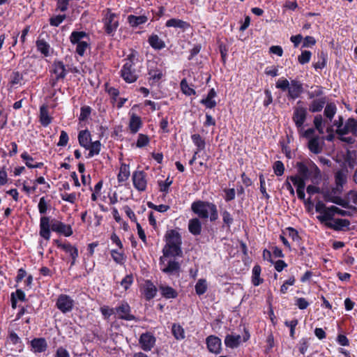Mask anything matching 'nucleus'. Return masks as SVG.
<instances>
[{
  "label": "nucleus",
  "instance_id": "obj_44",
  "mask_svg": "<svg viewBox=\"0 0 357 357\" xmlns=\"http://www.w3.org/2000/svg\"><path fill=\"white\" fill-rule=\"evenodd\" d=\"M40 121L45 127L52 122V118L49 116L47 109L44 106H42L40 109Z\"/></svg>",
  "mask_w": 357,
  "mask_h": 357
},
{
  "label": "nucleus",
  "instance_id": "obj_5",
  "mask_svg": "<svg viewBox=\"0 0 357 357\" xmlns=\"http://www.w3.org/2000/svg\"><path fill=\"white\" fill-rule=\"evenodd\" d=\"M69 39L73 45H76L75 52L79 56H83L90 46V38L85 31H74L71 33Z\"/></svg>",
  "mask_w": 357,
  "mask_h": 357
},
{
  "label": "nucleus",
  "instance_id": "obj_13",
  "mask_svg": "<svg viewBox=\"0 0 357 357\" xmlns=\"http://www.w3.org/2000/svg\"><path fill=\"white\" fill-rule=\"evenodd\" d=\"M116 314L118 318L126 321L136 320V317L132 315L130 305L126 302H121V304L115 307Z\"/></svg>",
  "mask_w": 357,
  "mask_h": 357
},
{
  "label": "nucleus",
  "instance_id": "obj_9",
  "mask_svg": "<svg viewBox=\"0 0 357 357\" xmlns=\"http://www.w3.org/2000/svg\"><path fill=\"white\" fill-rule=\"evenodd\" d=\"M132 180L134 187L139 192H144L146 189V174L142 170H136L132 173Z\"/></svg>",
  "mask_w": 357,
  "mask_h": 357
},
{
  "label": "nucleus",
  "instance_id": "obj_64",
  "mask_svg": "<svg viewBox=\"0 0 357 357\" xmlns=\"http://www.w3.org/2000/svg\"><path fill=\"white\" fill-rule=\"evenodd\" d=\"M295 305L300 310H305L310 305V303L305 298H296Z\"/></svg>",
  "mask_w": 357,
  "mask_h": 357
},
{
  "label": "nucleus",
  "instance_id": "obj_25",
  "mask_svg": "<svg viewBox=\"0 0 357 357\" xmlns=\"http://www.w3.org/2000/svg\"><path fill=\"white\" fill-rule=\"evenodd\" d=\"M335 214L340 215L341 216H352L353 214L349 211H345L338 208L336 206H328V213H327L328 221H331L333 220Z\"/></svg>",
  "mask_w": 357,
  "mask_h": 357
},
{
  "label": "nucleus",
  "instance_id": "obj_61",
  "mask_svg": "<svg viewBox=\"0 0 357 357\" xmlns=\"http://www.w3.org/2000/svg\"><path fill=\"white\" fill-rule=\"evenodd\" d=\"M266 345L265 350H266V353H268L272 350V349L275 346L274 336L272 333H270L268 335V336L266 337Z\"/></svg>",
  "mask_w": 357,
  "mask_h": 357
},
{
  "label": "nucleus",
  "instance_id": "obj_18",
  "mask_svg": "<svg viewBox=\"0 0 357 357\" xmlns=\"http://www.w3.org/2000/svg\"><path fill=\"white\" fill-rule=\"evenodd\" d=\"M288 179H290L293 184L296 187L298 198L301 200L304 199L305 197L304 191L305 188V181L301 178H299L298 176L297 175L288 176Z\"/></svg>",
  "mask_w": 357,
  "mask_h": 357
},
{
  "label": "nucleus",
  "instance_id": "obj_1",
  "mask_svg": "<svg viewBox=\"0 0 357 357\" xmlns=\"http://www.w3.org/2000/svg\"><path fill=\"white\" fill-rule=\"evenodd\" d=\"M164 241L165 245L159 259L160 269L166 274L172 275L178 271V230H167Z\"/></svg>",
  "mask_w": 357,
  "mask_h": 357
},
{
  "label": "nucleus",
  "instance_id": "obj_37",
  "mask_svg": "<svg viewBox=\"0 0 357 357\" xmlns=\"http://www.w3.org/2000/svg\"><path fill=\"white\" fill-rule=\"evenodd\" d=\"M148 18L145 15L135 16L130 15L128 17V22L132 27H137L147 22Z\"/></svg>",
  "mask_w": 357,
  "mask_h": 357
},
{
  "label": "nucleus",
  "instance_id": "obj_36",
  "mask_svg": "<svg viewBox=\"0 0 357 357\" xmlns=\"http://www.w3.org/2000/svg\"><path fill=\"white\" fill-rule=\"evenodd\" d=\"M181 32L185 33L182 36L183 40H188L192 36L193 29L189 23L180 20V33Z\"/></svg>",
  "mask_w": 357,
  "mask_h": 357
},
{
  "label": "nucleus",
  "instance_id": "obj_27",
  "mask_svg": "<svg viewBox=\"0 0 357 357\" xmlns=\"http://www.w3.org/2000/svg\"><path fill=\"white\" fill-rule=\"evenodd\" d=\"M197 217L189 220L188 230L194 236H198L202 232V222Z\"/></svg>",
  "mask_w": 357,
  "mask_h": 357
},
{
  "label": "nucleus",
  "instance_id": "obj_24",
  "mask_svg": "<svg viewBox=\"0 0 357 357\" xmlns=\"http://www.w3.org/2000/svg\"><path fill=\"white\" fill-rule=\"evenodd\" d=\"M216 96L217 93L215 90L212 88L208 91L206 97L200 100V103L204 105L206 108L213 109L217 105V102L214 100Z\"/></svg>",
  "mask_w": 357,
  "mask_h": 357
},
{
  "label": "nucleus",
  "instance_id": "obj_28",
  "mask_svg": "<svg viewBox=\"0 0 357 357\" xmlns=\"http://www.w3.org/2000/svg\"><path fill=\"white\" fill-rule=\"evenodd\" d=\"M78 141L81 146L86 149H89L91 142V135L88 130H81L78 134Z\"/></svg>",
  "mask_w": 357,
  "mask_h": 357
},
{
  "label": "nucleus",
  "instance_id": "obj_11",
  "mask_svg": "<svg viewBox=\"0 0 357 357\" xmlns=\"http://www.w3.org/2000/svg\"><path fill=\"white\" fill-rule=\"evenodd\" d=\"M331 221H326L324 222L325 225L334 231H347L350 230L351 222L348 219L335 218Z\"/></svg>",
  "mask_w": 357,
  "mask_h": 357
},
{
  "label": "nucleus",
  "instance_id": "obj_56",
  "mask_svg": "<svg viewBox=\"0 0 357 357\" xmlns=\"http://www.w3.org/2000/svg\"><path fill=\"white\" fill-rule=\"evenodd\" d=\"M223 191L225 192L224 199L226 202H231L235 199L236 190L234 188H225Z\"/></svg>",
  "mask_w": 357,
  "mask_h": 357
},
{
  "label": "nucleus",
  "instance_id": "obj_55",
  "mask_svg": "<svg viewBox=\"0 0 357 357\" xmlns=\"http://www.w3.org/2000/svg\"><path fill=\"white\" fill-rule=\"evenodd\" d=\"M296 279L294 276H291L288 280H285L280 287V293L284 294L287 292L288 286H291L295 284Z\"/></svg>",
  "mask_w": 357,
  "mask_h": 357
},
{
  "label": "nucleus",
  "instance_id": "obj_32",
  "mask_svg": "<svg viewBox=\"0 0 357 357\" xmlns=\"http://www.w3.org/2000/svg\"><path fill=\"white\" fill-rule=\"evenodd\" d=\"M261 268L259 264H255L252 271V284L257 287L264 282V279L260 277Z\"/></svg>",
  "mask_w": 357,
  "mask_h": 357
},
{
  "label": "nucleus",
  "instance_id": "obj_49",
  "mask_svg": "<svg viewBox=\"0 0 357 357\" xmlns=\"http://www.w3.org/2000/svg\"><path fill=\"white\" fill-rule=\"evenodd\" d=\"M195 292L198 296L203 295L207 290L206 281L204 279H199L195 284Z\"/></svg>",
  "mask_w": 357,
  "mask_h": 357
},
{
  "label": "nucleus",
  "instance_id": "obj_2",
  "mask_svg": "<svg viewBox=\"0 0 357 357\" xmlns=\"http://www.w3.org/2000/svg\"><path fill=\"white\" fill-rule=\"evenodd\" d=\"M191 211L202 220L209 218L210 222H215L218 219V210L213 202L203 200H196L191 204Z\"/></svg>",
  "mask_w": 357,
  "mask_h": 357
},
{
  "label": "nucleus",
  "instance_id": "obj_51",
  "mask_svg": "<svg viewBox=\"0 0 357 357\" xmlns=\"http://www.w3.org/2000/svg\"><path fill=\"white\" fill-rule=\"evenodd\" d=\"M312 53L310 51L304 50L302 51L301 55L298 56V61L299 63L304 65L310 62L311 59Z\"/></svg>",
  "mask_w": 357,
  "mask_h": 357
},
{
  "label": "nucleus",
  "instance_id": "obj_52",
  "mask_svg": "<svg viewBox=\"0 0 357 357\" xmlns=\"http://www.w3.org/2000/svg\"><path fill=\"white\" fill-rule=\"evenodd\" d=\"M23 79V75L18 71H13L10 77V84L13 86L15 84H20L21 81Z\"/></svg>",
  "mask_w": 357,
  "mask_h": 357
},
{
  "label": "nucleus",
  "instance_id": "obj_16",
  "mask_svg": "<svg viewBox=\"0 0 357 357\" xmlns=\"http://www.w3.org/2000/svg\"><path fill=\"white\" fill-rule=\"evenodd\" d=\"M335 132L338 135H345L351 132L354 136L357 137V120L354 118H349L342 130H336Z\"/></svg>",
  "mask_w": 357,
  "mask_h": 357
},
{
  "label": "nucleus",
  "instance_id": "obj_41",
  "mask_svg": "<svg viewBox=\"0 0 357 357\" xmlns=\"http://www.w3.org/2000/svg\"><path fill=\"white\" fill-rule=\"evenodd\" d=\"M357 154L356 151L347 150L344 156V161L347 163L350 168H354L356 165Z\"/></svg>",
  "mask_w": 357,
  "mask_h": 357
},
{
  "label": "nucleus",
  "instance_id": "obj_48",
  "mask_svg": "<svg viewBox=\"0 0 357 357\" xmlns=\"http://www.w3.org/2000/svg\"><path fill=\"white\" fill-rule=\"evenodd\" d=\"M100 148L101 144L100 141L97 140L93 142H91V144H89V149H88L89 150L88 158H91L95 155L99 154L100 151Z\"/></svg>",
  "mask_w": 357,
  "mask_h": 357
},
{
  "label": "nucleus",
  "instance_id": "obj_19",
  "mask_svg": "<svg viewBox=\"0 0 357 357\" xmlns=\"http://www.w3.org/2000/svg\"><path fill=\"white\" fill-rule=\"evenodd\" d=\"M191 139L193 144L196 146V151H195L192 160L190 161V164H192L193 161L196 159L197 155H198V153L202 151H204L206 147L205 139L199 134L192 135Z\"/></svg>",
  "mask_w": 357,
  "mask_h": 357
},
{
  "label": "nucleus",
  "instance_id": "obj_34",
  "mask_svg": "<svg viewBox=\"0 0 357 357\" xmlns=\"http://www.w3.org/2000/svg\"><path fill=\"white\" fill-rule=\"evenodd\" d=\"M180 89L181 90L183 93L188 96L196 95L195 85L192 84H188L185 78L183 79L180 82Z\"/></svg>",
  "mask_w": 357,
  "mask_h": 357
},
{
  "label": "nucleus",
  "instance_id": "obj_42",
  "mask_svg": "<svg viewBox=\"0 0 357 357\" xmlns=\"http://www.w3.org/2000/svg\"><path fill=\"white\" fill-rule=\"evenodd\" d=\"M318 61L313 63V67L315 70L323 69L326 66L327 54L321 52L317 54Z\"/></svg>",
  "mask_w": 357,
  "mask_h": 357
},
{
  "label": "nucleus",
  "instance_id": "obj_58",
  "mask_svg": "<svg viewBox=\"0 0 357 357\" xmlns=\"http://www.w3.org/2000/svg\"><path fill=\"white\" fill-rule=\"evenodd\" d=\"M149 142V138L147 135L144 134H139L138 135V139L136 143V146L138 148H142L146 146Z\"/></svg>",
  "mask_w": 357,
  "mask_h": 357
},
{
  "label": "nucleus",
  "instance_id": "obj_39",
  "mask_svg": "<svg viewBox=\"0 0 357 357\" xmlns=\"http://www.w3.org/2000/svg\"><path fill=\"white\" fill-rule=\"evenodd\" d=\"M130 174L129 165L125 163L121 164L119 174L117 176L119 183H122L127 181L130 176Z\"/></svg>",
  "mask_w": 357,
  "mask_h": 357
},
{
  "label": "nucleus",
  "instance_id": "obj_10",
  "mask_svg": "<svg viewBox=\"0 0 357 357\" xmlns=\"http://www.w3.org/2000/svg\"><path fill=\"white\" fill-rule=\"evenodd\" d=\"M307 109L303 106H297L294 108L292 121L296 127L299 129L303 126L307 119Z\"/></svg>",
  "mask_w": 357,
  "mask_h": 357
},
{
  "label": "nucleus",
  "instance_id": "obj_15",
  "mask_svg": "<svg viewBox=\"0 0 357 357\" xmlns=\"http://www.w3.org/2000/svg\"><path fill=\"white\" fill-rule=\"evenodd\" d=\"M141 348L145 351H149L155 344V337L151 333H142L139 340Z\"/></svg>",
  "mask_w": 357,
  "mask_h": 357
},
{
  "label": "nucleus",
  "instance_id": "obj_35",
  "mask_svg": "<svg viewBox=\"0 0 357 357\" xmlns=\"http://www.w3.org/2000/svg\"><path fill=\"white\" fill-rule=\"evenodd\" d=\"M324 108V115L330 121H332L337 109L335 103L334 102H327Z\"/></svg>",
  "mask_w": 357,
  "mask_h": 357
},
{
  "label": "nucleus",
  "instance_id": "obj_38",
  "mask_svg": "<svg viewBox=\"0 0 357 357\" xmlns=\"http://www.w3.org/2000/svg\"><path fill=\"white\" fill-rule=\"evenodd\" d=\"M307 146L309 150L314 154H319L322 151V148L319 145V138L317 136L309 140Z\"/></svg>",
  "mask_w": 357,
  "mask_h": 357
},
{
  "label": "nucleus",
  "instance_id": "obj_20",
  "mask_svg": "<svg viewBox=\"0 0 357 357\" xmlns=\"http://www.w3.org/2000/svg\"><path fill=\"white\" fill-rule=\"evenodd\" d=\"M50 229L51 223L50 222V218L47 216H43L40 220V235L45 240L50 238Z\"/></svg>",
  "mask_w": 357,
  "mask_h": 357
},
{
  "label": "nucleus",
  "instance_id": "obj_23",
  "mask_svg": "<svg viewBox=\"0 0 357 357\" xmlns=\"http://www.w3.org/2000/svg\"><path fill=\"white\" fill-rule=\"evenodd\" d=\"M56 246L63 250L66 253L69 254L72 259H77L78 257V250L76 247L72 245L70 243H61L59 240L54 241Z\"/></svg>",
  "mask_w": 357,
  "mask_h": 357
},
{
  "label": "nucleus",
  "instance_id": "obj_14",
  "mask_svg": "<svg viewBox=\"0 0 357 357\" xmlns=\"http://www.w3.org/2000/svg\"><path fill=\"white\" fill-rule=\"evenodd\" d=\"M206 347L209 352L219 354L222 351V341L218 336L211 335L206 338Z\"/></svg>",
  "mask_w": 357,
  "mask_h": 357
},
{
  "label": "nucleus",
  "instance_id": "obj_50",
  "mask_svg": "<svg viewBox=\"0 0 357 357\" xmlns=\"http://www.w3.org/2000/svg\"><path fill=\"white\" fill-rule=\"evenodd\" d=\"M273 169L276 176H280L284 174L285 168L282 161L277 160L273 163Z\"/></svg>",
  "mask_w": 357,
  "mask_h": 357
},
{
  "label": "nucleus",
  "instance_id": "obj_4",
  "mask_svg": "<svg viewBox=\"0 0 357 357\" xmlns=\"http://www.w3.org/2000/svg\"><path fill=\"white\" fill-rule=\"evenodd\" d=\"M137 59L134 54H130L125 59L121 70L122 78L128 83L135 82L138 78V70L136 68V61Z\"/></svg>",
  "mask_w": 357,
  "mask_h": 357
},
{
  "label": "nucleus",
  "instance_id": "obj_60",
  "mask_svg": "<svg viewBox=\"0 0 357 357\" xmlns=\"http://www.w3.org/2000/svg\"><path fill=\"white\" fill-rule=\"evenodd\" d=\"M111 255L115 262H116L117 264H123V252H119L116 250H112Z\"/></svg>",
  "mask_w": 357,
  "mask_h": 357
},
{
  "label": "nucleus",
  "instance_id": "obj_57",
  "mask_svg": "<svg viewBox=\"0 0 357 357\" xmlns=\"http://www.w3.org/2000/svg\"><path fill=\"white\" fill-rule=\"evenodd\" d=\"M157 289L154 285L152 284H148L145 289V296L146 299L150 300L153 298L156 294Z\"/></svg>",
  "mask_w": 357,
  "mask_h": 357
},
{
  "label": "nucleus",
  "instance_id": "obj_31",
  "mask_svg": "<svg viewBox=\"0 0 357 357\" xmlns=\"http://www.w3.org/2000/svg\"><path fill=\"white\" fill-rule=\"evenodd\" d=\"M299 178L303 179L304 181L308 180L310 177V170L307 166L303 162H298L296 165Z\"/></svg>",
  "mask_w": 357,
  "mask_h": 357
},
{
  "label": "nucleus",
  "instance_id": "obj_45",
  "mask_svg": "<svg viewBox=\"0 0 357 357\" xmlns=\"http://www.w3.org/2000/svg\"><path fill=\"white\" fill-rule=\"evenodd\" d=\"M285 326L289 328V336L291 339L296 338V327L298 324V320L297 319H293L291 321L286 320L284 322Z\"/></svg>",
  "mask_w": 357,
  "mask_h": 357
},
{
  "label": "nucleus",
  "instance_id": "obj_6",
  "mask_svg": "<svg viewBox=\"0 0 357 357\" xmlns=\"http://www.w3.org/2000/svg\"><path fill=\"white\" fill-rule=\"evenodd\" d=\"M333 193H335V189L332 191L329 190H321V194L323 195V198L326 202H331L335 204L342 208L351 210L352 211L357 212V208L355 206L351 205L347 200L342 199L339 196H334Z\"/></svg>",
  "mask_w": 357,
  "mask_h": 357
},
{
  "label": "nucleus",
  "instance_id": "obj_12",
  "mask_svg": "<svg viewBox=\"0 0 357 357\" xmlns=\"http://www.w3.org/2000/svg\"><path fill=\"white\" fill-rule=\"evenodd\" d=\"M57 308L63 313L70 312L74 306V301L66 294H61L56 301Z\"/></svg>",
  "mask_w": 357,
  "mask_h": 357
},
{
  "label": "nucleus",
  "instance_id": "obj_53",
  "mask_svg": "<svg viewBox=\"0 0 357 357\" xmlns=\"http://www.w3.org/2000/svg\"><path fill=\"white\" fill-rule=\"evenodd\" d=\"M313 123L315 128L318 130L319 133L324 132L323 128V118L321 114H317L314 117Z\"/></svg>",
  "mask_w": 357,
  "mask_h": 357
},
{
  "label": "nucleus",
  "instance_id": "obj_43",
  "mask_svg": "<svg viewBox=\"0 0 357 357\" xmlns=\"http://www.w3.org/2000/svg\"><path fill=\"white\" fill-rule=\"evenodd\" d=\"M159 290L161 294L166 298H175L177 296L176 291L169 286L160 285Z\"/></svg>",
  "mask_w": 357,
  "mask_h": 357
},
{
  "label": "nucleus",
  "instance_id": "obj_33",
  "mask_svg": "<svg viewBox=\"0 0 357 357\" xmlns=\"http://www.w3.org/2000/svg\"><path fill=\"white\" fill-rule=\"evenodd\" d=\"M148 42L154 50H160L165 47V42L156 34H152L149 37Z\"/></svg>",
  "mask_w": 357,
  "mask_h": 357
},
{
  "label": "nucleus",
  "instance_id": "obj_63",
  "mask_svg": "<svg viewBox=\"0 0 357 357\" xmlns=\"http://www.w3.org/2000/svg\"><path fill=\"white\" fill-rule=\"evenodd\" d=\"M311 171H310V176L312 175L313 179H319L321 177V171L319 168L317 166V165L311 161Z\"/></svg>",
  "mask_w": 357,
  "mask_h": 357
},
{
  "label": "nucleus",
  "instance_id": "obj_22",
  "mask_svg": "<svg viewBox=\"0 0 357 357\" xmlns=\"http://www.w3.org/2000/svg\"><path fill=\"white\" fill-rule=\"evenodd\" d=\"M327 97H323L311 100L308 105V110L312 113L321 112L327 102Z\"/></svg>",
  "mask_w": 357,
  "mask_h": 357
},
{
  "label": "nucleus",
  "instance_id": "obj_8",
  "mask_svg": "<svg viewBox=\"0 0 357 357\" xmlns=\"http://www.w3.org/2000/svg\"><path fill=\"white\" fill-rule=\"evenodd\" d=\"M51 72L55 75V78L51 80V85L54 86L59 80L63 79L66 77L68 70L62 61H54L52 66Z\"/></svg>",
  "mask_w": 357,
  "mask_h": 357
},
{
  "label": "nucleus",
  "instance_id": "obj_17",
  "mask_svg": "<svg viewBox=\"0 0 357 357\" xmlns=\"http://www.w3.org/2000/svg\"><path fill=\"white\" fill-rule=\"evenodd\" d=\"M51 229L53 231L70 236L73 234V229L70 225H66L62 222L54 220L51 222Z\"/></svg>",
  "mask_w": 357,
  "mask_h": 357
},
{
  "label": "nucleus",
  "instance_id": "obj_30",
  "mask_svg": "<svg viewBox=\"0 0 357 357\" xmlns=\"http://www.w3.org/2000/svg\"><path fill=\"white\" fill-rule=\"evenodd\" d=\"M241 341V337L240 335H233L228 334L225 338V344L227 347L235 349L240 345Z\"/></svg>",
  "mask_w": 357,
  "mask_h": 357
},
{
  "label": "nucleus",
  "instance_id": "obj_62",
  "mask_svg": "<svg viewBox=\"0 0 357 357\" xmlns=\"http://www.w3.org/2000/svg\"><path fill=\"white\" fill-rule=\"evenodd\" d=\"M91 112V108L89 106H83L81 107L80 115L79 119L85 121L88 119Z\"/></svg>",
  "mask_w": 357,
  "mask_h": 357
},
{
  "label": "nucleus",
  "instance_id": "obj_59",
  "mask_svg": "<svg viewBox=\"0 0 357 357\" xmlns=\"http://www.w3.org/2000/svg\"><path fill=\"white\" fill-rule=\"evenodd\" d=\"M286 231L287 232L288 236L290 238H291L294 241H300L301 237L298 234V231L296 229L291 227H289L286 228Z\"/></svg>",
  "mask_w": 357,
  "mask_h": 357
},
{
  "label": "nucleus",
  "instance_id": "obj_26",
  "mask_svg": "<svg viewBox=\"0 0 357 357\" xmlns=\"http://www.w3.org/2000/svg\"><path fill=\"white\" fill-rule=\"evenodd\" d=\"M315 211L317 213L321 215L317 216L318 220L321 222L324 223L328 221L327 213H328V207L321 201H318L315 205Z\"/></svg>",
  "mask_w": 357,
  "mask_h": 357
},
{
  "label": "nucleus",
  "instance_id": "obj_21",
  "mask_svg": "<svg viewBox=\"0 0 357 357\" xmlns=\"http://www.w3.org/2000/svg\"><path fill=\"white\" fill-rule=\"evenodd\" d=\"M31 347L34 353H43L47 350L48 345L45 338L37 337L31 341Z\"/></svg>",
  "mask_w": 357,
  "mask_h": 357
},
{
  "label": "nucleus",
  "instance_id": "obj_47",
  "mask_svg": "<svg viewBox=\"0 0 357 357\" xmlns=\"http://www.w3.org/2000/svg\"><path fill=\"white\" fill-rule=\"evenodd\" d=\"M310 337H302L297 345L299 352L305 355L310 347Z\"/></svg>",
  "mask_w": 357,
  "mask_h": 357
},
{
  "label": "nucleus",
  "instance_id": "obj_7",
  "mask_svg": "<svg viewBox=\"0 0 357 357\" xmlns=\"http://www.w3.org/2000/svg\"><path fill=\"white\" fill-rule=\"evenodd\" d=\"M102 20L105 32L109 35H113L119 26L118 15L112 13L110 9H107Z\"/></svg>",
  "mask_w": 357,
  "mask_h": 357
},
{
  "label": "nucleus",
  "instance_id": "obj_40",
  "mask_svg": "<svg viewBox=\"0 0 357 357\" xmlns=\"http://www.w3.org/2000/svg\"><path fill=\"white\" fill-rule=\"evenodd\" d=\"M220 215L222 218L223 227L230 229L234 222L233 215L227 209L220 210Z\"/></svg>",
  "mask_w": 357,
  "mask_h": 357
},
{
  "label": "nucleus",
  "instance_id": "obj_54",
  "mask_svg": "<svg viewBox=\"0 0 357 357\" xmlns=\"http://www.w3.org/2000/svg\"><path fill=\"white\" fill-rule=\"evenodd\" d=\"M105 319H108L109 317L114 314H116V310L114 308H110L107 305H103L100 309Z\"/></svg>",
  "mask_w": 357,
  "mask_h": 357
},
{
  "label": "nucleus",
  "instance_id": "obj_46",
  "mask_svg": "<svg viewBox=\"0 0 357 357\" xmlns=\"http://www.w3.org/2000/svg\"><path fill=\"white\" fill-rule=\"evenodd\" d=\"M36 47L38 50L44 56H47L50 55V45L44 40H38L36 41Z\"/></svg>",
  "mask_w": 357,
  "mask_h": 357
},
{
  "label": "nucleus",
  "instance_id": "obj_3",
  "mask_svg": "<svg viewBox=\"0 0 357 357\" xmlns=\"http://www.w3.org/2000/svg\"><path fill=\"white\" fill-rule=\"evenodd\" d=\"M275 87L282 91H287V98L289 101L300 98L304 92L303 83L297 79H291L289 82L282 77L276 82Z\"/></svg>",
  "mask_w": 357,
  "mask_h": 357
},
{
  "label": "nucleus",
  "instance_id": "obj_29",
  "mask_svg": "<svg viewBox=\"0 0 357 357\" xmlns=\"http://www.w3.org/2000/svg\"><path fill=\"white\" fill-rule=\"evenodd\" d=\"M142 121L141 120V118L138 116L137 114H132L130 116L128 126L130 132L132 134L137 133L142 127Z\"/></svg>",
  "mask_w": 357,
  "mask_h": 357
}]
</instances>
